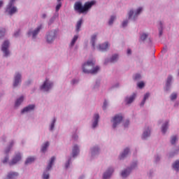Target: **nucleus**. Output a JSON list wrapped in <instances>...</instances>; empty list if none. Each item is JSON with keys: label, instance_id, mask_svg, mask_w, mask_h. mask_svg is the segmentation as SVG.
<instances>
[{"label": "nucleus", "instance_id": "412c9836", "mask_svg": "<svg viewBox=\"0 0 179 179\" xmlns=\"http://www.w3.org/2000/svg\"><path fill=\"white\" fill-rule=\"evenodd\" d=\"M73 157H76L79 155V147L78 145H74L72 151Z\"/></svg>", "mask_w": 179, "mask_h": 179}, {"label": "nucleus", "instance_id": "e433bc0d", "mask_svg": "<svg viewBox=\"0 0 179 179\" xmlns=\"http://www.w3.org/2000/svg\"><path fill=\"white\" fill-rule=\"evenodd\" d=\"M5 29H1L0 31V38H2L5 36Z\"/></svg>", "mask_w": 179, "mask_h": 179}, {"label": "nucleus", "instance_id": "49530a36", "mask_svg": "<svg viewBox=\"0 0 179 179\" xmlns=\"http://www.w3.org/2000/svg\"><path fill=\"white\" fill-rule=\"evenodd\" d=\"M128 125H129V120H126L124 124V127H127Z\"/></svg>", "mask_w": 179, "mask_h": 179}, {"label": "nucleus", "instance_id": "4c0bfd02", "mask_svg": "<svg viewBox=\"0 0 179 179\" xmlns=\"http://www.w3.org/2000/svg\"><path fill=\"white\" fill-rule=\"evenodd\" d=\"M57 121V120L53 119V121L50 125V131H52V129H54V127L55 126V122Z\"/></svg>", "mask_w": 179, "mask_h": 179}, {"label": "nucleus", "instance_id": "3c124183", "mask_svg": "<svg viewBox=\"0 0 179 179\" xmlns=\"http://www.w3.org/2000/svg\"><path fill=\"white\" fill-rule=\"evenodd\" d=\"M8 160H9V157H6L4 160L3 161V163H8Z\"/></svg>", "mask_w": 179, "mask_h": 179}, {"label": "nucleus", "instance_id": "5fc2aeb1", "mask_svg": "<svg viewBox=\"0 0 179 179\" xmlns=\"http://www.w3.org/2000/svg\"><path fill=\"white\" fill-rule=\"evenodd\" d=\"M3 5V1L2 0H0V8Z\"/></svg>", "mask_w": 179, "mask_h": 179}, {"label": "nucleus", "instance_id": "c9c22d12", "mask_svg": "<svg viewBox=\"0 0 179 179\" xmlns=\"http://www.w3.org/2000/svg\"><path fill=\"white\" fill-rule=\"evenodd\" d=\"M114 20H115V16L113 15L110 17V19L108 22V24H110V25L113 24Z\"/></svg>", "mask_w": 179, "mask_h": 179}, {"label": "nucleus", "instance_id": "bf43d9fd", "mask_svg": "<svg viewBox=\"0 0 179 179\" xmlns=\"http://www.w3.org/2000/svg\"><path fill=\"white\" fill-rule=\"evenodd\" d=\"M14 36H15V37H17V36H19V33H15V34H14Z\"/></svg>", "mask_w": 179, "mask_h": 179}, {"label": "nucleus", "instance_id": "0eeeda50", "mask_svg": "<svg viewBox=\"0 0 179 179\" xmlns=\"http://www.w3.org/2000/svg\"><path fill=\"white\" fill-rule=\"evenodd\" d=\"M121 121H122V115H116L113 120V127L117 128V126L119 125V124H121Z\"/></svg>", "mask_w": 179, "mask_h": 179}, {"label": "nucleus", "instance_id": "4468645a", "mask_svg": "<svg viewBox=\"0 0 179 179\" xmlns=\"http://www.w3.org/2000/svg\"><path fill=\"white\" fill-rule=\"evenodd\" d=\"M34 105H29L28 106L24 108L21 113L22 114H24V113H29V111H31L33 110H34Z\"/></svg>", "mask_w": 179, "mask_h": 179}, {"label": "nucleus", "instance_id": "9d476101", "mask_svg": "<svg viewBox=\"0 0 179 179\" xmlns=\"http://www.w3.org/2000/svg\"><path fill=\"white\" fill-rule=\"evenodd\" d=\"M41 27H42V26L40 25L34 31L31 32V31H29L28 32V36H31V34H32L33 38H36V36H37V34H38V33H40V31L41 30Z\"/></svg>", "mask_w": 179, "mask_h": 179}, {"label": "nucleus", "instance_id": "13d9d810", "mask_svg": "<svg viewBox=\"0 0 179 179\" xmlns=\"http://www.w3.org/2000/svg\"><path fill=\"white\" fill-rule=\"evenodd\" d=\"M46 17H47V15H46L45 14H43V15H42V17H43V19H45Z\"/></svg>", "mask_w": 179, "mask_h": 179}, {"label": "nucleus", "instance_id": "8fccbe9b", "mask_svg": "<svg viewBox=\"0 0 179 179\" xmlns=\"http://www.w3.org/2000/svg\"><path fill=\"white\" fill-rule=\"evenodd\" d=\"M134 79H135L136 80H138V79H141V76H140V74H136V76H135V78H134Z\"/></svg>", "mask_w": 179, "mask_h": 179}, {"label": "nucleus", "instance_id": "dca6fc26", "mask_svg": "<svg viewBox=\"0 0 179 179\" xmlns=\"http://www.w3.org/2000/svg\"><path fill=\"white\" fill-rule=\"evenodd\" d=\"M55 162V157H52L46 168V171H50V170H51V168L52 167V164H54Z\"/></svg>", "mask_w": 179, "mask_h": 179}, {"label": "nucleus", "instance_id": "f257e3e1", "mask_svg": "<svg viewBox=\"0 0 179 179\" xmlns=\"http://www.w3.org/2000/svg\"><path fill=\"white\" fill-rule=\"evenodd\" d=\"M94 3H96L95 1H91L85 3L83 6L82 2L76 1L74 4V10L78 13H87L89 9H91Z\"/></svg>", "mask_w": 179, "mask_h": 179}, {"label": "nucleus", "instance_id": "680f3d73", "mask_svg": "<svg viewBox=\"0 0 179 179\" xmlns=\"http://www.w3.org/2000/svg\"><path fill=\"white\" fill-rule=\"evenodd\" d=\"M160 160V158L159 157H157V162H159Z\"/></svg>", "mask_w": 179, "mask_h": 179}, {"label": "nucleus", "instance_id": "37998d69", "mask_svg": "<svg viewBox=\"0 0 179 179\" xmlns=\"http://www.w3.org/2000/svg\"><path fill=\"white\" fill-rule=\"evenodd\" d=\"M50 178V175L48 173H43V179H48Z\"/></svg>", "mask_w": 179, "mask_h": 179}, {"label": "nucleus", "instance_id": "5701e85b", "mask_svg": "<svg viewBox=\"0 0 179 179\" xmlns=\"http://www.w3.org/2000/svg\"><path fill=\"white\" fill-rule=\"evenodd\" d=\"M148 136H150V130L148 129L147 131H144L143 134L142 138L146 139Z\"/></svg>", "mask_w": 179, "mask_h": 179}, {"label": "nucleus", "instance_id": "052dcab7", "mask_svg": "<svg viewBox=\"0 0 179 179\" xmlns=\"http://www.w3.org/2000/svg\"><path fill=\"white\" fill-rule=\"evenodd\" d=\"M162 51H163V52H166V51H167V48L164 49V50H162Z\"/></svg>", "mask_w": 179, "mask_h": 179}, {"label": "nucleus", "instance_id": "603ef678", "mask_svg": "<svg viewBox=\"0 0 179 179\" xmlns=\"http://www.w3.org/2000/svg\"><path fill=\"white\" fill-rule=\"evenodd\" d=\"M96 151H99V148H94L92 149V153H93V152H96Z\"/></svg>", "mask_w": 179, "mask_h": 179}, {"label": "nucleus", "instance_id": "20e7f679", "mask_svg": "<svg viewBox=\"0 0 179 179\" xmlns=\"http://www.w3.org/2000/svg\"><path fill=\"white\" fill-rule=\"evenodd\" d=\"M56 37H57V31L56 30L49 31L46 36L47 43L50 44V43H52V41H54V40H55Z\"/></svg>", "mask_w": 179, "mask_h": 179}, {"label": "nucleus", "instance_id": "6e6552de", "mask_svg": "<svg viewBox=\"0 0 179 179\" xmlns=\"http://www.w3.org/2000/svg\"><path fill=\"white\" fill-rule=\"evenodd\" d=\"M8 48H9V41H6L3 42L1 47V50L4 54V57H8V55H9V50H8Z\"/></svg>", "mask_w": 179, "mask_h": 179}, {"label": "nucleus", "instance_id": "b1692460", "mask_svg": "<svg viewBox=\"0 0 179 179\" xmlns=\"http://www.w3.org/2000/svg\"><path fill=\"white\" fill-rule=\"evenodd\" d=\"M23 100H24L23 96H21L19 99H17V101H15L16 107H17L18 106H20V104H22V103H23Z\"/></svg>", "mask_w": 179, "mask_h": 179}, {"label": "nucleus", "instance_id": "2eb2a0df", "mask_svg": "<svg viewBox=\"0 0 179 179\" xmlns=\"http://www.w3.org/2000/svg\"><path fill=\"white\" fill-rule=\"evenodd\" d=\"M83 23V19H80L77 22V24L76 25V31H77V33H79L80 31V28L82 27V24Z\"/></svg>", "mask_w": 179, "mask_h": 179}, {"label": "nucleus", "instance_id": "f8f14e48", "mask_svg": "<svg viewBox=\"0 0 179 179\" xmlns=\"http://www.w3.org/2000/svg\"><path fill=\"white\" fill-rule=\"evenodd\" d=\"M108 47H110V45L108 44V43L106 42L103 44L99 45V51H107V50H108Z\"/></svg>", "mask_w": 179, "mask_h": 179}, {"label": "nucleus", "instance_id": "aec40b11", "mask_svg": "<svg viewBox=\"0 0 179 179\" xmlns=\"http://www.w3.org/2000/svg\"><path fill=\"white\" fill-rule=\"evenodd\" d=\"M17 176H19V173H17V172H10L7 175V179L16 178Z\"/></svg>", "mask_w": 179, "mask_h": 179}, {"label": "nucleus", "instance_id": "de8ad7c7", "mask_svg": "<svg viewBox=\"0 0 179 179\" xmlns=\"http://www.w3.org/2000/svg\"><path fill=\"white\" fill-rule=\"evenodd\" d=\"M106 107H107V101H105L103 102V110H106Z\"/></svg>", "mask_w": 179, "mask_h": 179}, {"label": "nucleus", "instance_id": "f3484780", "mask_svg": "<svg viewBox=\"0 0 179 179\" xmlns=\"http://www.w3.org/2000/svg\"><path fill=\"white\" fill-rule=\"evenodd\" d=\"M135 97H136V94H133L130 97L126 98L125 101L127 104H131L135 100Z\"/></svg>", "mask_w": 179, "mask_h": 179}, {"label": "nucleus", "instance_id": "a19ab883", "mask_svg": "<svg viewBox=\"0 0 179 179\" xmlns=\"http://www.w3.org/2000/svg\"><path fill=\"white\" fill-rule=\"evenodd\" d=\"M177 99V94L173 93L171 95V100H176Z\"/></svg>", "mask_w": 179, "mask_h": 179}, {"label": "nucleus", "instance_id": "1a4fd4ad", "mask_svg": "<svg viewBox=\"0 0 179 179\" xmlns=\"http://www.w3.org/2000/svg\"><path fill=\"white\" fill-rule=\"evenodd\" d=\"M20 160H22V155L20 152H17V154H15V156L10 162V166H13V164H16V163H17V162H20Z\"/></svg>", "mask_w": 179, "mask_h": 179}, {"label": "nucleus", "instance_id": "864d4df0", "mask_svg": "<svg viewBox=\"0 0 179 179\" xmlns=\"http://www.w3.org/2000/svg\"><path fill=\"white\" fill-rule=\"evenodd\" d=\"M163 34L162 29H159V36H162Z\"/></svg>", "mask_w": 179, "mask_h": 179}, {"label": "nucleus", "instance_id": "f03ea898", "mask_svg": "<svg viewBox=\"0 0 179 179\" xmlns=\"http://www.w3.org/2000/svg\"><path fill=\"white\" fill-rule=\"evenodd\" d=\"M99 71H100V67H94V61L93 60H88L83 65V72H84V73H91L92 75H94L95 73H97Z\"/></svg>", "mask_w": 179, "mask_h": 179}, {"label": "nucleus", "instance_id": "a878e982", "mask_svg": "<svg viewBox=\"0 0 179 179\" xmlns=\"http://www.w3.org/2000/svg\"><path fill=\"white\" fill-rule=\"evenodd\" d=\"M50 146V143L46 142L43 145H42V148H41V152H43V153L45 152V150H47V148Z\"/></svg>", "mask_w": 179, "mask_h": 179}, {"label": "nucleus", "instance_id": "c756f323", "mask_svg": "<svg viewBox=\"0 0 179 179\" xmlns=\"http://www.w3.org/2000/svg\"><path fill=\"white\" fill-rule=\"evenodd\" d=\"M171 80H173V78L171 76H169L166 80V87H170Z\"/></svg>", "mask_w": 179, "mask_h": 179}, {"label": "nucleus", "instance_id": "4d7b16f0", "mask_svg": "<svg viewBox=\"0 0 179 179\" xmlns=\"http://www.w3.org/2000/svg\"><path fill=\"white\" fill-rule=\"evenodd\" d=\"M131 50L130 49H128L127 50V54H128V55H131Z\"/></svg>", "mask_w": 179, "mask_h": 179}, {"label": "nucleus", "instance_id": "a18cd8bd", "mask_svg": "<svg viewBox=\"0 0 179 179\" xmlns=\"http://www.w3.org/2000/svg\"><path fill=\"white\" fill-rule=\"evenodd\" d=\"M128 24V20H125L122 22V27H125Z\"/></svg>", "mask_w": 179, "mask_h": 179}, {"label": "nucleus", "instance_id": "58836bf2", "mask_svg": "<svg viewBox=\"0 0 179 179\" xmlns=\"http://www.w3.org/2000/svg\"><path fill=\"white\" fill-rule=\"evenodd\" d=\"M137 86L139 87V89H142L145 86V83L141 81L138 83Z\"/></svg>", "mask_w": 179, "mask_h": 179}, {"label": "nucleus", "instance_id": "ddd939ff", "mask_svg": "<svg viewBox=\"0 0 179 179\" xmlns=\"http://www.w3.org/2000/svg\"><path fill=\"white\" fill-rule=\"evenodd\" d=\"M113 173H114V169L110 168L105 173H103V179L110 178Z\"/></svg>", "mask_w": 179, "mask_h": 179}, {"label": "nucleus", "instance_id": "cd10ccee", "mask_svg": "<svg viewBox=\"0 0 179 179\" xmlns=\"http://www.w3.org/2000/svg\"><path fill=\"white\" fill-rule=\"evenodd\" d=\"M118 61V55H113L110 59V62H117Z\"/></svg>", "mask_w": 179, "mask_h": 179}, {"label": "nucleus", "instance_id": "7ed1b4c3", "mask_svg": "<svg viewBox=\"0 0 179 179\" xmlns=\"http://www.w3.org/2000/svg\"><path fill=\"white\" fill-rule=\"evenodd\" d=\"M13 3H15L14 0H10V3H8L6 12L8 13V15H13L17 12V8L13 6Z\"/></svg>", "mask_w": 179, "mask_h": 179}, {"label": "nucleus", "instance_id": "e2e57ef3", "mask_svg": "<svg viewBox=\"0 0 179 179\" xmlns=\"http://www.w3.org/2000/svg\"><path fill=\"white\" fill-rule=\"evenodd\" d=\"M159 24L162 26V22H159Z\"/></svg>", "mask_w": 179, "mask_h": 179}, {"label": "nucleus", "instance_id": "0e129e2a", "mask_svg": "<svg viewBox=\"0 0 179 179\" xmlns=\"http://www.w3.org/2000/svg\"><path fill=\"white\" fill-rule=\"evenodd\" d=\"M57 1H58V2L61 1V0H57Z\"/></svg>", "mask_w": 179, "mask_h": 179}, {"label": "nucleus", "instance_id": "6e6d98bb", "mask_svg": "<svg viewBox=\"0 0 179 179\" xmlns=\"http://www.w3.org/2000/svg\"><path fill=\"white\" fill-rule=\"evenodd\" d=\"M78 83V81L76 80H72L73 85H75V83Z\"/></svg>", "mask_w": 179, "mask_h": 179}, {"label": "nucleus", "instance_id": "ea45409f", "mask_svg": "<svg viewBox=\"0 0 179 179\" xmlns=\"http://www.w3.org/2000/svg\"><path fill=\"white\" fill-rule=\"evenodd\" d=\"M146 38H148V34H143L141 36V40H146Z\"/></svg>", "mask_w": 179, "mask_h": 179}, {"label": "nucleus", "instance_id": "4be33fe9", "mask_svg": "<svg viewBox=\"0 0 179 179\" xmlns=\"http://www.w3.org/2000/svg\"><path fill=\"white\" fill-rule=\"evenodd\" d=\"M167 128H169V122H166L165 124L162 125V132H163L164 134H166V131H167Z\"/></svg>", "mask_w": 179, "mask_h": 179}, {"label": "nucleus", "instance_id": "423d86ee", "mask_svg": "<svg viewBox=\"0 0 179 179\" xmlns=\"http://www.w3.org/2000/svg\"><path fill=\"white\" fill-rule=\"evenodd\" d=\"M51 87H52V83L48 81V79H46L41 86V90H44V92H48Z\"/></svg>", "mask_w": 179, "mask_h": 179}, {"label": "nucleus", "instance_id": "bb28decb", "mask_svg": "<svg viewBox=\"0 0 179 179\" xmlns=\"http://www.w3.org/2000/svg\"><path fill=\"white\" fill-rule=\"evenodd\" d=\"M36 160V158L33 157H28L25 162V164H30L31 163H33Z\"/></svg>", "mask_w": 179, "mask_h": 179}, {"label": "nucleus", "instance_id": "c85d7f7f", "mask_svg": "<svg viewBox=\"0 0 179 179\" xmlns=\"http://www.w3.org/2000/svg\"><path fill=\"white\" fill-rule=\"evenodd\" d=\"M173 167L176 171H179V160L175 162L173 164Z\"/></svg>", "mask_w": 179, "mask_h": 179}, {"label": "nucleus", "instance_id": "79ce46f5", "mask_svg": "<svg viewBox=\"0 0 179 179\" xmlns=\"http://www.w3.org/2000/svg\"><path fill=\"white\" fill-rule=\"evenodd\" d=\"M61 6H62V4H61V3H59L57 6H56V12H58V10H59V9H61Z\"/></svg>", "mask_w": 179, "mask_h": 179}, {"label": "nucleus", "instance_id": "72a5a7b5", "mask_svg": "<svg viewBox=\"0 0 179 179\" xmlns=\"http://www.w3.org/2000/svg\"><path fill=\"white\" fill-rule=\"evenodd\" d=\"M96 38H97V35L94 34L92 36V47L94 48V42L96 41Z\"/></svg>", "mask_w": 179, "mask_h": 179}, {"label": "nucleus", "instance_id": "473e14b6", "mask_svg": "<svg viewBox=\"0 0 179 179\" xmlns=\"http://www.w3.org/2000/svg\"><path fill=\"white\" fill-rule=\"evenodd\" d=\"M13 141H11V143H10L9 148H8L6 150H5V153L6 155H8V153H9V152L10 151V149H12V146H13Z\"/></svg>", "mask_w": 179, "mask_h": 179}, {"label": "nucleus", "instance_id": "39448f33", "mask_svg": "<svg viewBox=\"0 0 179 179\" xmlns=\"http://www.w3.org/2000/svg\"><path fill=\"white\" fill-rule=\"evenodd\" d=\"M136 166H137L136 162H134L131 164V168H127L126 170H124L123 171H122L121 173L122 177L123 178L128 177V175L131 173V170H132L133 169H135Z\"/></svg>", "mask_w": 179, "mask_h": 179}, {"label": "nucleus", "instance_id": "69168bd1", "mask_svg": "<svg viewBox=\"0 0 179 179\" xmlns=\"http://www.w3.org/2000/svg\"><path fill=\"white\" fill-rule=\"evenodd\" d=\"M14 2H15V0H14Z\"/></svg>", "mask_w": 179, "mask_h": 179}, {"label": "nucleus", "instance_id": "393cba45", "mask_svg": "<svg viewBox=\"0 0 179 179\" xmlns=\"http://www.w3.org/2000/svg\"><path fill=\"white\" fill-rule=\"evenodd\" d=\"M149 96H150V94H149V93H146V94H145L144 98H143V100L142 101V102H141V106H145V101H146V99H149Z\"/></svg>", "mask_w": 179, "mask_h": 179}, {"label": "nucleus", "instance_id": "2f4dec72", "mask_svg": "<svg viewBox=\"0 0 179 179\" xmlns=\"http://www.w3.org/2000/svg\"><path fill=\"white\" fill-rule=\"evenodd\" d=\"M78 36L77 35H75L73 38L72 39L71 42V45L73 47V45H75V43H76V41L78 40Z\"/></svg>", "mask_w": 179, "mask_h": 179}, {"label": "nucleus", "instance_id": "9b49d317", "mask_svg": "<svg viewBox=\"0 0 179 179\" xmlns=\"http://www.w3.org/2000/svg\"><path fill=\"white\" fill-rule=\"evenodd\" d=\"M22 78V75H20V73H16L15 76V80H14V83H13V87H16L19 83H20V82H22V80H20Z\"/></svg>", "mask_w": 179, "mask_h": 179}, {"label": "nucleus", "instance_id": "09e8293b", "mask_svg": "<svg viewBox=\"0 0 179 179\" xmlns=\"http://www.w3.org/2000/svg\"><path fill=\"white\" fill-rule=\"evenodd\" d=\"M71 163V159L68 161V162L66 164L65 167L66 169H68L69 167V164Z\"/></svg>", "mask_w": 179, "mask_h": 179}, {"label": "nucleus", "instance_id": "f704fd0d", "mask_svg": "<svg viewBox=\"0 0 179 179\" xmlns=\"http://www.w3.org/2000/svg\"><path fill=\"white\" fill-rule=\"evenodd\" d=\"M176 141H177V136H173L171 137V143L172 145H174V143H176Z\"/></svg>", "mask_w": 179, "mask_h": 179}, {"label": "nucleus", "instance_id": "7c9ffc66", "mask_svg": "<svg viewBox=\"0 0 179 179\" xmlns=\"http://www.w3.org/2000/svg\"><path fill=\"white\" fill-rule=\"evenodd\" d=\"M142 10H143L142 7L138 8L136 10V13H135V14H134V17H138V15H139V14L141 13V12H142Z\"/></svg>", "mask_w": 179, "mask_h": 179}, {"label": "nucleus", "instance_id": "c03bdc74", "mask_svg": "<svg viewBox=\"0 0 179 179\" xmlns=\"http://www.w3.org/2000/svg\"><path fill=\"white\" fill-rule=\"evenodd\" d=\"M133 15H134V10H131L129 12V19H131V17H132Z\"/></svg>", "mask_w": 179, "mask_h": 179}, {"label": "nucleus", "instance_id": "a211bd4d", "mask_svg": "<svg viewBox=\"0 0 179 179\" xmlns=\"http://www.w3.org/2000/svg\"><path fill=\"white\" fill-rule=\"evenodd\" d=\"M129 153V148L124 149V152L119 157L120 160H122V159H125V157H127Z\"/></svg>", "mask_w": 179, "mask_h": 179}, {"label": "nucleus", "instance_id": "6ab92c4d", "mask_svg": "<svg viewBox=\"0 0 179 179\" xmlns=\"http://www.w3.org/2000/svg\"><path fill=\"white\" fill-rule=\"evenodd\" d=\"M99 118H100L99 114H95L94 116V121L92 124L93 128H96L97 127V124H99Z\"/></svg>", "mask_w": 179, "mask_h": 179}]
</instances>
